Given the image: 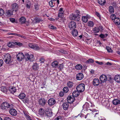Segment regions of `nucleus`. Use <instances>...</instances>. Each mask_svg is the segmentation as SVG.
Listing matches in <instances>:
<instances>
[{"label": "nucleus", "instance_id": "29", "mask_svg": "<svg viewBox=\"0 0 120 120\" xmlns=\"http://www.w3.org/2000/svg\"><path fill=\"white\" fill-rule=\"evenodd\" d=\"M98 3L101 5L102 6L105 3V0H98Z\"/></svg>", "mask_w": 120, "mask_h": 120}, {"label": "nucleus", "instance_id": "54", "mask_svg": "<svg viewBox=\"0 0 120 120\" xmlns=\"http://www.w3.org/2000/svg\"><path fill=\"white\" fill-rule=\"evenodd\" d=\"M16 35L17 36H19L20 37L23 38L24 39H25L26 38V37L25 36H22V35H21L20 34H16Z\"/></svg>", "mask_w": 120, "mask_h": 120}, {"label": "nucleus", "instance_id": "33", "mask_svg": "<svg viewBox=\"0 0 120 120\" xmlns=\"http://www.w3.org/2000/svg\"><path fill=\"white\" fill-rule=\"evenodd\" d=\"M119 100L117 99L114 100L113 101V103L115 105H116L119 104Z\"/></svg>", "mask_w": 120, "mask_h": 120}, {"label": "nucleus", "instance_id": "9", "mask_svg": "<svg viewBox=\"0 0 120 120\" xmlns=\"http://www.w3.org/2000/svg\"><path fill=\"white\" fill-rule=\"evenodd\" d=\"M11 8L13 11H15V12H16L18 11V5L16 3H14L12 5Z\"/></svg>", "mask_w": 120, "mask_h": 120}, {"label": "nucleus", "instance_id": "60", "mask_svg": "<svg viewBox=\"0 0 120 120\" xmlns=\"http://www.w3.org/2000/svg\"><path fill=\"white\" fill-rule=\"evenodd\" d=\"M64 95V93L62 91H61L59 93V95L60 97H62Z\"/></svg>", "mask_w": 120, "mask_h": 120}, {"label": "nucleus", "instance_id": "14", "mask_svg": "<svg viewBox=\"0 0 120 120\" xmlns=\"http://www.w3.org/2000/svg\"><path fill=\"white\" fill-rule=\"evenodd\" d=\"M93 83L94 86H98L99 83V79L97 78L94 79L93 80Z\"/></svg>", "mask_w": 120, "mask_h": 120}, {"label": "nucleus", "instance_id": "27", "mask_svg": "<svg viewBox=\"0 0 120 120\" xmlns=\"http://www.w3.org/2000/svg\"><path fill=\"white\" fill-rule=\"evenodd\" d=\"M12 12L10 10H8L7 11L5 14L7 17H9L12 15Z\"/></svg>", "mask_w": 120, "mask_h": 120}, {"label": "nucleus", "instance_id": "2", "mask_svg": "<svg viewBox=\"0 0 120 120\" xmlns=\"http://www.w3.org/2000/svg\"><path fill=\"white\" fill-rule=\"evenodd\" d=\"M12 104H10L6 102H4L1 105V108L3 109H7L12 107Z\"/></svg>", "mask_w": 120, "mask_h": 120}, {"label": "nucleus", "instance_id": "52", "mask_svg": "<svg viewBox=\"0 0 120 120\" xmlns=\"http://www.w3.org/2000/svg\"><path fill=\"white\" fill-rule=\"evenodd\" d=\"M86 106V109H88V108L89 107V104L88 103H86L85 104L83 105V107H85Z\"/></svg>", "mask_w": 120, "mask_h": 120}, {"label": "nucleus", "instance_id": "28", "mask_svg": "<svg viewBox=\"0 0 120 120\" xmlns=\"http://www.w3.org/2000/svg\"><path fill=\"white\" fill-rule=\"evenodd\" d=\"M72 34L74 37H76L78 35V32L76 29H74L72 31Z\"/></svg>", "mask_w": 120, "mask_h": 120}, {"label": "nucleus", "instance_id": "39", "mask_svg": "<svg viewBox=\"0 0 120 120\" xmlns=\"http://www.w3.org/2000/svg\"><path fill=\"white\" fill-rule=\"evenodd\" d=\"M34 47L33 49L34 50H39L40 49V48L36 45L34 44Z\"/></svg>", "mask_w": 120, "mask_h": 120}, {"label": "nucleus", "instance_id": "1", "mask_svg": "<svg viewBox=\"0 0 120 120\" xmlns=\"http://www.w3.org/2000/svg\"><path fill=\"white\" fill-rule=\"evenodd\" d=\"M3 59L5 63L9 64L11 62V57L9 54L7 53L3 56Z\"/></svg>", "mask_w": 120, "mask_h": 120}, {"label": "nucleus", "instance_id": "26", "mask_svg": "<svg viewBox=\"0 0 120 120\" xmlns=\"http://www.w3.org/2000/svg\"><path fill=\"white\" fill-rule=\"evenodd\" d=\"M114 22L116 25H119L120 24V19L119 18H116L114 20Z\"/></svg>", "mask_w": 120, "mask_h": 120}, {"label": "nucleus", "instance_id": "53", "mask_svg": "<svg viewBox=\"0 0 120 120\" xmlns=\"http://www.w3.org/2000/svg\"><path fill=\"white\" fill-rule=\"evenodd\" d=\"M34 45L33 44L30 43L28 45L30 48L33 49Z\"/></svg>", "mask_w": 120, "mask_h": 120}, {"label": "nucleus", "instance_id": "12", "mask_svg": "<svg viewBox=\"0 0 120 120\" xmlns=\"http://www.w3.org/2000/svg\"><path fill=\"white\" fill-rule=\"evenodd\" d=\"M100 79L102 82H104L107 80V78L106 75H103L100 76Z\"/></svg>", "mask_w": 120, "mask_h": 120}, {"label": "nucleus", "instance_id": "8", "mask_svg": "<svg viewBox=\"0 0 120 120\" xmlns=\"http://www.w3.org/2000/svg\"><path fill=\"white\" fill-rule=\"evenodd\" d=\"M68 26L70 29H74L76 26V23L73 21H71L69 23Z\"/></svg>", "mask_w": 120, "mask_h": 120}, {"label": "nucleus", "instance_id": "19", "mask_svg": "<svg viewBox=\"0 0 120 120\" xmlns=\"http://www.w3.org/2000/svg\"><path fill=\"white\" fill-rule=\"evenodd\" d=\"M9 90L10 93L13 94L16 91V89L15 87L13 86L12 87H10L9 88Z\"/></svg>", "mask_w": 120, "mask_h": 120}, {"label": "nucleus", "instance_id": "21", "mask_svg": "<svg viewBox=\"0 0 120 120\" xmlns=\"http://www.w3.org/2000/svg\"><path fill=\"white\" fill-rule=\"evenodd\" d=\"M74 83L70 81H68L67 83V86L69 88H72L73 86Z\"/></svg>", "mask_w": 120, "mask_h": 120}, {"label": "nucleus", "instance_id": "62", "mask_svg": "<svg viewBox=\"0 0 120 120\" xmlns=\"http://www.w3.org/2000/svg\"><path fill=\"white\" fill-rule=\"evenodd\" d=\"M4 120H11V119L8 117H5L4 118Z\"/></svg>", "mask_w": 120, "mask_h": 120}, {"label": "nucleus", "instance_id": "3", "mask_svg": "<svg viewBox=\"0 0 120 120\" xmlns=\"http://www.w3.org/2000/svg\"><path fill=\"white\" fill-rule=\"evenodd\" d=\"M69 18L71 20H74L76 21H79V14H72L70 15Z\"/></svg>", "mask_w": 120, "mask_h": 120}, {"label": "nucleus", "instance_id": "40", "mask_svg": "<svg viewBox=\"0 0 120 120\" xmlns=\"http://www.w3.org/2000/svg\"><path fill=\"white\" fill-rule=\"evenodd\" d=\"M64 12H59L58 15L59 17L60 18H62L64 15Z\"/></svg>", "mask_w": 120, "mask_h": 120}, {"label": "nucleus", "instance_id": "51", "mask_svg": "<svg viewBox=\"0 0 120 120\" xmlns=\"http://www.w3.org/2000/svg\"><path fill=\"white\" fill-rule=\"evenodd\" d=\"M49 27L52 29H56V27L52 25H49Z\"/></svg>", "mask_w": 120, "mask_h": 120}, {"label": "nucleus", "instance_id": "25", "mask_svg": "<svg viewBox=\"0 0 120 120\" xmlns=\"http://www.w3.org/2000/svg\"><path fill=\"white\" fill-rule=\"evenodd\" d=\"M33 69L35 70H37L38 68V64L36 63L34 64L32 66Z\"/></svg>", "mask_w": 120, "mask_h": 120}, {"label": "nucleus", "instance_id": "23", "mask_svg": "<svg viewBox=\"0 0 120 120\" xmlns=\"http://www.w3.org/2000/svg\"><path fill=\"white\" fill-rule=\"evenodd\" d=\"M79 92L77 90L74 91L72 93V95L74 97H77L79 95Z\"/></svg>", "mask_w": 120, "mask_h": 120}, {"label": "nucleus", "instance_id": "17", "mask_svg": "<svg viewBox=\"0 0 120 120\" xmlns=\"http://www.w3.org/2000/svg\"><path fill=\"white\" fill-rule=\"evenodd\" d=\"M63 107L64 110L67 109L69 107V104L68 102H64L63 104Z\"/></svg>", "mask_w": 120, "mask_h": 120}, {"label": "nucleus", "instance_id": "22", "mask_svg": "<svg viewBox=\"0 0 120 120\" xmlns=\"http://www.w3.org/2000/svg\"><path fill=\"white\" fill-rule=\"evenodd\" d=\"M45 113L46 116L48 117H51L53 113L51 111H46Z\"/></svg>", "mask_w": 120, "mask_h": 120}, {"label": "nucleus", "instance_id": "24", "mask_svg": "<svg viewBox=\"0 0 120 120\" xmlns=\"http://www.w3.org/2000/svg\"><path fill=\"white\" fill-rule=\"evenodd\" d=\"M59 63L57 61H54L52 64V67L54 68H56L58 67Z\"/></svg>", "mask_w": 120, "mask_h": 120}, {"label": "nucleus", "instance_id": "31", "mask_svg": "<svg viewBox=\"0 0 120 120\" xmlns=\"http://www.w3.org/2000/svg\"><path fill=\"white\" fill-rule=\"evenodd\" d=\"M92 30L94 33H97L99 32V29L98 28L95 27L93 28Z\"/></svg>", "mask_w": 120, "mask_h": 120}, {"label": "nucleus", "instance_id": "10", "mask_svg": "<svg viewBox=\"0 0 120 120\" xmlns=\"http://www.w3.org/2000/svg\"><path fill=\"white\" fill-rule=\"evenodd\" d=\"M56 101L53 98H51L48 101V104L50 105H53L55 104Z\"/></svg>", "mask_w": 120, "mask_h": 120}, {"label": "nucleus", "instance_id": "57", "mask_svg": "<svg viewBox=\"0 0 120 120\" xmlns=\"http://www.w3.org/2000/svg\"><path fill=\"white\" fill-rule=\"evenodd\" d=\"M49 5L51 7H53L54 5L53 4V3L52 1H50L49 2Z\"/></svg>", "mask_w": 120, "mask_h": 120}, {"label": "nucleus", "instance_id": "56", "mask_svg": "<svg viewBox=\"0 0 120 120\" xmlns=\"http://www.w3.org/2000/svg\"><path fill=\"white\" fill-rule=\"evenodd\" d=\"M95 14L100 19H101V15L100 14V13L98 12H96Z\"/></svg>", "mask_w": 120, "mask_h": 120}, {"label": "nucleus", "instance_id": "58", "mask_svg": "<svg viewBox=\"0 0 120 120\" xmlns=\"http://www.w3.org/2000/svg\"><path fill=\"white\" fill-rule=\"evenodd\" d=\"M44 59L42 58H41L40 59V62L41 63H42L44 62Z\"/></svg>", "mask_w": 120, "mask_h": 120}, {"label": "nucleus", "instance_id": "64", "mask_svg": "<svg viewBox=\"0 0 120 120\" xmlns=\"http://www.w3.org/2000/svg\"><path fill=\"white\" fill-rule=\"evenodd\" d=\"M99 36L102 38H104L105 37V36L104 35L102 34H100V35Z\"/></svg>", "mask_w": 120, "mask_h": 120}, {"label": "nucleus", "instance_id": "61", "mask_svg": "<svg viewBox=\"0 0 120 120\" xmlns=\"http://www.w3.org/2000/svg\"><path fill=\"white\" fill-rule=\"evenodd\" d=\"M10 20L12 23H14L15 22V19L14 18H10Z\"/></svg>", "mask_w": 120, "mask_h": 120}, {"label": "nucleus", "instance_id": "18", "mask_svg": "<svg viewBox=\"0 0 120 120\" xmlns=\"http://www.w3.org/2000/svg\"><path fill=\"white\" fill-rule=\"evenodd\" d=\"M67 100L68 103H73L75 100V98H72L70 96L68 97L67 98Z\"/></svg>", "mask_w": 120, "mask_h": 120}, {"label": "nucleus", "instance_id": "45", "mask_svg": "<svg viewBox=\"0 0 120 120\" xmlns=\"http://www.w3.org/2000/svg\"><path fill=\"white\" fill-rule=\"evenodd\" d=\"M106 48L107 50L109 52H111L112 51V50L111 48L108 46H106Z\"/></svg>", "mask_w": 120, "mask_h": 120}, {"label": "nucleus", "instance_id": "35", "mask_svg": "<svg viewBox=\"0 0 120 120\" xmlns=\"http://www.w3.org/2000/svg\"><path fill=\"white\" fill-rule=\"evenodd\" d=\"M82 21L84 22H86L88 20V19L87 17L86 16H83L82 17Z\"/></svg>", "mask_w": 120, "mask_h": 120}, {"label": "nucleus", "instance_id": "5", "mask_svg": "<svg viewBox=\"0 0 120 120\" xmlns=\"http://www.w3.org/2000/svg\"><path fill=\"white\" fill-rule=\"evenodd\" d=\"M19 98L21 99H24L23 101L24 103H27L28 101V99L26 97V95L24 93H21L18 96Z\"/></svg>", "mask_w": 120, "mask_h": 120}, {"label": "nucleus", "instance_id": "6", "mask_svg": "<svg viewBox=\"0 0 120 120\" xmlns=\"http://www.w3.org/2000/svg\"><path fill=\"white\" fill-rule=\"evenodd\" d=\"M24 58L26 60H29L30 61H32L34 60V55H29L28 53H26L25 56Z\"/></svg>", "mask_w": 120, "mask_h": 120}, {"label": "nucleus", "instance_id": "47", "mask_svg": "<svg viewBox=\"0 0 120 120\" xmlns=\"http://www.w3.org/2000/svg\"><path fill=\"white\" fill-rule=\"evenodd\" d=\"M54 120H63L62 117L61 116H58L56 117Z\"/></svg>", "mask_w": 120, "mask_h": 120}, {"label": "nucleus", "instance_id": "63", "mask_svg": "<svg viewBox=\"0 0 120 120\" xmlns=\"http://www.w3.org/2000/svg\"><path fill=\"white\" fill-rule=\"evenodd\" d=\"M26 4H28L30 5H31V3L30 1L28 0H27L26 1Z\"/></svg>", "mask_w": 120, "mask_h": 120}, {"label": "nucleus", "instance_id": "30", "mask_svg": "<svg viewBox=\"0 0 120 120\" xmlns=\"http://www.w3.org/2000/svg\"><path fill=\"white\" fill-rule=\"evenodd\" d=\"M39 114L41 115H42L44 114L45 111L42 108H41L39 110Z\"/></svg>", "mask_w": 120, "mask_h": 120}, {"label": "nucleus", "instance_id": "55", "mask_svg": "<svg viewBox=\"0 0 120 120\" xmlns=\"http://www.w3.org/2000/svg\"><path fill=\"white\" fill-rule=\"evenodd\" d=\"M34 9L36 10H38L39 9L38 5V4H36L34 5Z\"/></svg>", "mask_w": 120, "mask_h": 120}, {"label": "nucleus", "instance_id": "36", "mask_svg": "<svg viewBox=\"0 0 120 120\" xmlns=\"http://www.w3.org/2000/svg\"><path fill=\"white\" fill-rule=\"evenodd\" d=\"M109 11L110 13H113L114 12V9L112 6H110L109 7Z\"/></svg>", "mask_w": 120, "mask_h": 120}, {"label": "nucleus", "instance_id": "37", "mask_svg": "<svg viewBox=\"0 0 120 120\" xmlns=\"http://www.w3.org/2000/svg\"><path fill=\"white\" fill-rule=\"evenodd\" d=\"M94 62V61L93 59L91 58H90L86 61V63L89 64L90 63H93Z\"/></svg>", "mask_w": 120, "mask_h": 120}, {"label": "nucleus", "instance_id": "41", "mask_svg": "<svg viewBox=\"0 0 120 120\" xmlns=\"http://www.w3.org/2000/svg\"><path fill=\"white\" fill-rule=\"evenodd\" d=\"M99 116L98 115V113H96L95 114V115L94 116V117L95 118V119L96 120H99V118L98 117Z\"/></svg>", "mask_w": 120, "mask_h": 120}, {"label": "nucleus", "instance_id": "15", "mask_svg": "<svg viewBox=\"0 0 120 120\" xmlns=\"http://www.w3.org/2000/svg\"><path fill=\"white\" fill-rule=\"evenodd\" d=\"M83 78V75L82 73H79L77 74L76 75V79L79 80H82Z\"/></svg>", "mask_w": 120, "mask_h": 120}, {"label": "nucleus", "instance_id": "50", "mask_svg": "<svg viewBox=\"0 0 120 120\" xmlns=\"http://www.w3.org/2000/svg\"><path fill=\"white\" fill-rule=\"evenodd\" d=\"M4 10L2 8H0V16L3 15L4 13Z\"/></svg>", "mask_w": 120, "mask_h": 120}, {"label": "nucleus", "instance_id": "38", "mask_svg": "<svg viewBox=\"0 0 120 120\" xmlns=\"http://www.w3.org/2000/svg\"><path fill=\"white\" fill-rule=\"evenodd\" d=\"M69 90L68 88L67 87H64L63 89V91L65 93H67Z\"/></svg>", "mask_w": 120, "mask_h": 120}, {"label": "nucleus", "instance_id": "32", "mask_svg": "<svg viewBox=\"0 0 120 120\" xmlns=\"http://www.w3.org/2000/svg\"><path fill=\"white\" fill-rule=\"evenodd\" d=\"M59 70H61L63 69L64 67V65L63 63L59 64L57 67Z\"/></svg>", "mask_w": 120, "mask_h": 120}, {"label": "nucleus", "instance_id": "13", "mask_svg": "<svg viewBox=\"0 0 120 120\" xmlns=\"http://www.w3.org/2000/svg\"><path fill=\"white\" fill-rule=\"evenodd\" d=\"M46 101L45 99L44 98H41L39 99L38 101V102L39 105H44Z\"/></svg>", "mask_w": 120, "mask_h": 120}, {"label": "nucleus", "instance_id": "43", "mask_svg": "<svg viewBox=\"0 0 120 120\" xmlns=\"http://www.w3.org/2000/svg\"><path fill=\"white\" fill-rule=\"evenodd\" d=\"M13 44H14V43L12 42H9L8 44L7 45L8 47L12 48L14 47V45Z\"/></svg>", "mask_w": 120, "mask_h": 120}, {"label": "nucleus", "instance_id": "59", "mask_svg": "<svg viewBox=\"0 0 120 120\" xmlns=\"http://www.w3.org/2000/svg\"><path fill=\"white\" fill-rule=\"evenodd\" d=\"M3 61L2 59H0V67L2 66L3 64Z\"/></svg>", "mask_w": 120, "mask_h": 120}, {"label": "nucleus", "instance_id": "16", "mask_svg": "<svg viewBox=\"0 0 120 120\" xmlns=\"http://www.w3.org/2000/svg\"><path fill=\"white\" fill-rule=\"evenodd\" d=\"M19 22L21 24L25 23L26 22V19L25 17H22L19 20Z\"/></svg>", "mask_w": 120, "mask_h": 120}, {"label": "nucleus", "instance_id": "4", "mask_svg": "<svg viewBox=\"0 0 120 120\" xmlns=\"http://www.w3.org/2000/svg\"><path fill=\"white\" fill-rule=\"evenodd\" d=\"M85 85L83 83H81L78 85L76 87V90L79 92L82 93L85 90Z\"/></svg>", "mask_w": 120, "mask_h": 120}, {"label": "nucleus", "instance_id": "20", "mask_svg": "<svg viewBox=\"0 0 120 120\" xmlns=\"http://www.w3.org/2000/svg\"><path fill=\"white\" fill-rule=\"evenodd\" d=\"M114 79L115 81L118 83L120 82V75H117L115 77Z\"/></svg>", "mask_w": 120, "mask_h": 120}, {"label": "nucleus", "instance_id": "7", "mask_svg": "<svg viewBox=\"0 0 120 120\" xmlns=\"http://www.w3.org/2000/svg\"><path fill=\"white\" fill-rule=\"evenodd\" d=\"M23 54L22 52L18 53L16 56L17 59L19 61H22L24 58Z\"/></svg>", "mask_w": 120, "mask_h": 120}, {"label": "nucleus", "instance_id": "42", "mask_svg": "<svg viewBox=\"0 0 120 120\" xmlns=\"http://www.w3.org/2000/svg\"><path fill=\"white\" fill-rule=\"evenodd\" d=\"M14 43V44L18 45L20 46H22L23 45L22 43L18 42H15Z\"/></svg>", "mask_w": 120, "mask_h": 120}, {"label": "nucleus", "instance_id": "44", "mask_svg": "<svg viewBox=\"0 0 120 120\" xmlns=\"http://www.w3.org/2000/svg\"><path fill=\"white\" fill-rule=\"evenodd\" d=\"M88 25L90 27H92L94 25V23L92 21H90L88 23Z\"/></svg>", "mask_w": 120, "mask_h": 120}, {"label": "nucleus", "instance_id": "49", "mask_svg": "<svg viewBox=\"0 0 120 120\" xmlns=\"http://www.w3.org/2000/svg\"><path fill=\"white\" fill-rule=\"evenodd\" d=\"M1 90L4 93H6L7 91V90L6 87H4Z\"/></svg>", "mask_w": 120, "mask_h": 120}, {"label": "nucleus", "instance_id": "11", "mask_svg": "<svg viewBox=\"0 0 120 120\" xmlns=\"http://www.w3.org/2000/svg\"><path fill=\"white\" fill-rule=\"evenodd\" d=\"M9 112L10 114L13 116H16L17 113V111L14 109H11L9 110Z\"/></svg>", "mask_w": 120, "mask_h": 120}, {"label": "nucleus", "instance_id": "46", "mask_svg": "<svg viewBox=\"0 0 120 120\" xmlns=\"http://www.w3.org/2000/svg\"><path fill=\"white\" fill-rule=\"evenodd\" d=\"M116 15L114 14H113L111 15L110 16V18L112 20H114L116 18Z\"/></svg>", "mask_w": 120, "mask_h": 120}, {"label": "nucleus", "instance_id": "34", "mask_svg": "<svg viewBox=\"0 0 120 120\" xmlns=\"http://www.w3.org/2000/svg\"><path fill=\"white\" fill-rule=\"evenodd\" d=\"M82 66L80 64H78L76 65L75 66L76 69L78 70H80L82 69Z\"/></svg>", "mask_w": 120, "mask_h": 120}, {"label": "nucleus", "instance_id": "48", "mask_svg": "<svg viewBox=\"0 0 120 120\" xmlns=\"http://www.w3.org/2000/svg\"><path fill=\"white\" fill-rule=\"evenodd\" d=\"M36 22V23H38L41 21L42 20L40 19L39 18H36L35 19Z\"/></svg>", "mask_w": 120, "mask_h": 120}]
</instances>
